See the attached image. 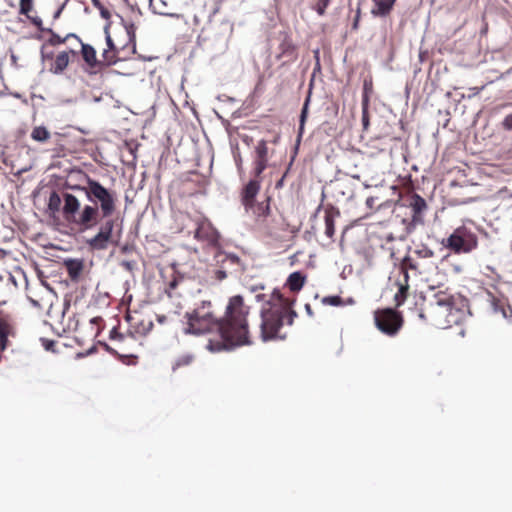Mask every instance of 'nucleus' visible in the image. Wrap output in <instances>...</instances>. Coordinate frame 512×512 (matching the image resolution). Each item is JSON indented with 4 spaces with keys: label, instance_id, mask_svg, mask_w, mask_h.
I'll return each instance as SVG.
<instances>
[{
    "label": "nucleus",
    "instance_id": "nucleus-24",
    "mask_svg": "<svg viewBox=\"0 0 512 512\" xmlns=\"http://www.w3.org/2000/svg\"><path fill=\"white\" fill-rule=\"evenodd\" d=\"M306 281V276L301 271L292 272L286 281V285L292 292H299Z\"/></svg>",
    "mask_w": 512,
    "mask_h": 512
},
{
    "label": "nucleus",
    "instance_id": "nucleus-5",
    "mask_svg": "<svg viewBox=\"0 0 512 512\" xmlns=\"http://www.w3.org/2000/svg\"><path fill=\"white\" fill-rule=\"evenodd\" d=\"M374 322L379 331L388 336H395L403 325V318L394 308H385L375 311Z\"/></svg>",
    "mask_w": 512,
    "mask_h": 512
},
{
    "label": "nucleus",
    "instance_id": "nucleus-25",
    "mask_svg": "<svg viewBox=\"0 0 512 512\" xmlns=\"http://www.w3.org/2000/svg\"><path fill=\"white\" fill-rule=\"evenodd\" d=\"M117 16L120 18V22L123 25V27L126 30L127 36H128V44L132 45V51L133 53L136 52V26L134 23H128L125 21V19L117 14Z\"/></svg>",
    "mask_w": 512,
    "mask_h": 512
},
{
    "label": "nucleus",
    "instance_id": "nucleus-45",
    "mask_svg": "<svg viewBox=\"0 0 512 512\" xmlns=\"http://www.w3.org/2000/svg\"><path fill=\"white\" fill-rule=\"evenodd\" d=\"M372 92V80L371 79H364L363 83V93H362V100L366 99L369 100V94Z\"/></svg>",
    "mask_w": 512,
    "mask_h": 512
},
{
    "label": "nucleus",
    "instance_id": "nucleus-57",
    "mask_svg": "<svg viewBox=\"0 0 512 512\" xmlns=\"http://www.w3.org/2000/svg\"><path fill=\"white\" fill-rule=\"evenodd\" d=\"M96 351H97L96 345H93L91 348H89V349L86 351L85 356L92 355V354H94ZM79 356H84V354H79Z\"/></svg>",
    "mask_w": 512,
    "mask_h": 512
},
{
    "label": "nucleus",
    "instance_id": "nucleus-20",
    "mask_svg": "<svg viewBox=\"0 0 512 512\" xmlns=\"http://www.w3.org/2000/svg\"><path fill=\"white\" fill-rule=\"evenodd\" d=\"M194 238L215 244L218 241V234L210 225L200 224L194 232Z\"/></svg>",
    "mask_w": 512,
    "mask_h": 512
},
{
    "label": "nucleus",
    "instance_id": "nucleus-60",
    "mask_svg": "<svg viewBox=\"0 0 512 512\" xmlns=\"http://www.w3.org/2000/svg\"><path fill=\"white\" fill-rule=\"evenodd\" d=\"M404 276V283L403 284H409V270H401Z\"/></svg>",
    "mask_w": 512,
    "mask_h": 512
},
{
    "label": "nucleus",
    "instance_id": "nucleus-55",
    "mask_svg": "<svg viewBox=\"0 0 512 512\" xmlns=\"http://www.w3.org/2000/svg\"><path fill=\"white\" fill-rule=\"evenodd\" d=\"M64 38H66V41H67L68 39H70V38H74V39H76L80 44H81V42H83V41L81 40V38H80L77 34H75V33H68Z\"/></svg>",
    "mask_w": 512,
    "mask_h": 512
},
{
    "label": "nucleus",
    "instance_id": "nucleus-40",
    "mask_svg": "<svg viewBox=\"0 0 512 512\" xmlns=\"http://www.w3.org/2000/svg\"><path fill=\"white\" fill-rule=\"evenodd\" d=\"M331 0H318L314 10L318 15L323 16L326 13V9L329 6Z\"/></svg>",
    "mask_w": 512,
    "mask_h": 512
},
{
    "label": "nucleus",
    "instance_id": "nucleus-18",
    "mask_svg": "<svg viewBox=\"0 0 512 512\" xmlns=\"http://www.w3.org/2000/svg\"><path fill=\"white\" fill-rule=\"evenodd\" d=\"M81 56L86 65L93 69L96 67H104L103 60L97 59L95 48L87 43L81 42Z\"/></svg>",
    "mask_w": 512,
    "mask_h": 512
},
{
    "label": "nucleus",
    "instance_id": "nucleus-22",
    "mask_svg": "<svg viewBox=\"0 0 512 512\" xmlns=\"http://www.w3.org/2000/svg\"><path fill=\"white\" fill-rule=\"evenodd\" d=\"M340 215V212L338 209L334 208V207H329L325 210V216H324V221H325V235L329 238V239H333V236L335 234V217L336 216H339Z\"/></svg>",
    "mask_w": 512,
    "mask_h": 512
},
{
    "label": "nucleus",
    "instance_id": "nucleus-17",
    "mask_svg": "<svg viewBox=\"0 0 512 512\" xmlns=\"http://www.w3.org/2000/svg\"><path fill=\"white\" fill-rule=\"evenodd\" d=\"M63 265L71 281L78 282L84 269V260L80 258H67L64 259Z\"/></svg>",
    "mask_w": 512,
    "mask_h": 512
},
{
    "label": "nucleus",
    "instance_id": "nucleus-47",
    "mask_svg": "<svg viewBox=\"0 0 512 512\" xmlns=\"http://www.w3.org/2000/svg\"><path fill=\"white\" fill-rule=\"evenodd\" d=\"M109 338L111 340H119L122 341L124 339V335L118 331L117 327H113L109 333Z\"/></svg>",
    "mask_w": 512,
    "mask_h": 512
},
{
    "label": "nucleus",
    "instance_id": "nucleus-61",
    "mask_svg": "<svg viewBox=\"0 0 512 512\" xmlns=\"http://www.w3.org/2000/svg\"><path fill=\"white\" fill-rule=\"evenodd\" d=\"M385 240L386 242H393L395 241V236L393 235V233H389L385 236Z\"/></svg>",
    "mask_w": 512,
    "mask_h": 512
},
{
    "label": "nucleus",
    "instance_id": "nucleus-23",
    "mask_svg": "<svg viewBox=\"0 0 512 512\" xmlns=\"http://www.w3.org/2000/svg\"><path fill=\"white\" fill-rule=\"evenodd\" d=\"M69 54L67 51H62L56 56L54 63L49 68V71L55 75H60L69 65Z\"/></svg>",
    "mask_w": 512,
    "mask_h": 512
},
{
    "label": "nucleus",
    "instance_id": "nucleus-32",
    "mask_svg": "<svg viewBox=\"0 0 512 512\" xmlns=\"http://www.w3.org/2000/svg\"><path fill=\"white\" fill-rule=\"evenodd\" d=\"M400 269L401 270H412L417 273H420L418 271V263L414 259H412L409 255H406L402 259L401 264H400Z\"/></svg>",
    "mask_w": 512,
    "mask_h": 512
},
{
    "label": "nucleus",
    "instance_id": "nucleus-39",
    "mask_svg": "<svg viewBox=\"0 0 512 512\" xmlns=\"http://www.w3.org/2000/svg\"><path fill=\"white\" fill-rule=\"evenodd\" d=\"M415 254L420 258H432L434 256L433 250L426 245H421L420 248L416 249Z\"/></svg>",
    "mask_w": 512,
    "mask_h": 512
},
{
    "label": "nucleus",
    "instance_id": "nucleus-14",
    "mask_svg": "<svg viewBox=\"0 0 512 512\" xmlns=\"http://www.w3.org/2000/svg\"><path fill=\"white\" fill-rule=\"evenodd\" d=\"M409 207L411 208L412 215V223L413 224H421L423 223V212L427 209V204L425 199L417 193H413L410 197Z\"/></svg>",
    "mask_w": 512,
    "mask_h": 512
},
{
    "label": "nucleus",
    "instance_id": "nucleus-15",
    "mask_svg": "<svg viewBox=\"0 0 512 512\" xmlns=\"http://www.w3.org/2000/svg\"><path fill=\"white\" fill-rule=\"evenodd\" d=\"M281 42L279 44L280 53L277 55L278 59L286 58L287 61H293L297 58L296 46L292 39L286 33H280Z\"/></svg>",
    "mask_w": 512,
    "mask_h": 512
},
{
    "label": "nucleus",
    "instance_id": "nucleus-16",
    "mask_svg": "<svg viewBox=\"0 0 512 512\" xmlns=\"http://www.w3.org/2000/svg\"><path fill=\"white\" fill-rule=\"evenodd\" d=\"M217 257H218L217 262L220 264L226 265L227 267H228V264L237 266V268H234L229 271L230 274L237 275V274L243 273L246 270V267L243 264V262L241 261V259L239 258V256L234 253L221 252L217 255Z\"/></svg>",
    "mask_w": 512,
    "mask_h": 512
},
{
    "label": "nucleus",
    "instance_id": "nucleus-31",
    "mask_svg": "<svg viewBox=\"0 0 512 512\" xmlns=\"http://www.w3.org/2000/svg\"><path fill=\"white\" fill-rule=\"evenodd\" d=\"M368 107H369V100H367L365 98L364 100L361 101V108H362L361 122H362L364 131H366L368 129L369 124H370Z\"/></svg>",
    "mask_w": 512,
    "mask_h": 512
},
{
    "label": "nucleus",
    "instance_id": "nucleus-41",
    "mask_svg": "<svg viewBox=\"0 0 512 512\" xmlns=\"http://www.w3.org/2000/svg\"><path fill=\"white\" fill-rule=\"evenodd\" d=\"M500 125L504 131L512 133V112L503 118Z\"/></svg>",
    "mask_w": 512,
    "mask_h": 512
},
{
    "label": "nucleus",
    "instance_id": "nucleus-28",
    "mask_svg": "<svg viewBox=\"0 0 512 512\" xmlns=\"http://www.w3.org/2000/svg\"><path fill=\"white\" fill-rule=\"evenodd\" d=\"M256 160L268 161V147L265 140H260L255 146V158Z\"/></svg>",
    "mask_w": 512,
    "mask_h": 512
},
{
    "label": "nucleus",
    "instance_id": "nucleus-56",
    "mask_svg": "<svg viewBox=\"0 0 512 512\" xmlns=\"http://www.w3.org/2000/svg\"><path fill=\"white\" fill-rule=\"evenodd\" d=\"M304 308H305V311H306V313H307V315L309 317H313L314 316V312H313L312 307H311L310 304L306 303Z\"/></svg>",
    "mask_w": 512,
    "mask_h": 512
},
{
    "label": "nucleus",
    "instance_id": "nucleus-63",
    "mask_svg": "<svg viewBox=\"0 0 512 512\" xmlns=\"http://www.w3.org/2000/svg\"><path fill=\"white\" fill-rule=\"evenodd\" d=\"M153 328V323L151 321L148 322L147 327L143 329V334L148 333Z\"/></svg>",
    "mask_w": 512,
    "mask_h": 512
},
{
    "label": "nucleus",
    "instance_id": "nucleus-2",
    "mask_svg": "<svg viewBox=\"0 0 512 512\" xmlns=\"http://www.w3.org/2000/svg\"><path fill=\"white\" fill-rule=\"evenodd\" d=\"M296 299H288L280 292L274 289L270 298L266 301L268 307H262L260 311V338L266 343L270 341L287 339V333H282L281 328L286 324L292 326L298 313L294 310Z\"/></svg>",
    "mask_w": 512,
    "mask_h": 512
},
{
    "label": "nucleus",
    "instance_id": "nucleus-13",
    "mask_svg": "<svg viewBox=\"0 0 512 512\" xmlns=\"http://www.w3.org/2000/svg\"><path fill=\"white\" fill-rule=\"evenodd\" d=\"M261 188V182L258 179H250L241 191V203L244 207H251V202L256 200V196Z\"/></svg>",
    "mask_w": 512,
    "mask_h": 512
},
{
    "label": "nucleus",
    "instance_id": "nucleus-38",
    "mask_svg": "<svg viewBox=\"0 0 512 512\" xmlns=\"http://www.w3.org/2000/svg\"><path fill=\"white\" fill-rule=\"evenodd\" d=\"M228 274H230L228 271V267L226 265L221 264L220 268L214 271V278L217 281H223L227 278Z\"/></svg>",
    "mask_w": 512,
    "mask_h": 512
},
{
    "label": "nucleus",
    "instance_id": "nucleus-26",
    "mask_svg": "<svg viewBox=\"0 0 512 512\" xmlns=\"http://www.w3.org/2000/svg\"><path fill=\"white\" fill-rule=\"evenodd\" d=\"M63 201L62 195L56 191H52L48 200V211L50 214H55L62 211L61 203Z\"/></svg>",
    "mask_w": 512,
    "mask_h": 512
},
{
    "label": "nucleus",
    "instance_id": "nucleus-10",
    "mask_svg": "<svg viewBox=\"0 0 512 512\" xmlns=\"http://www.w3.org/2000/svg\"><path fill=\"white\" fill-rule=\"evenodd\" d=\"M111 24V22H106L103 28V32L105 34V41L108 47L102 52L103 63L106 67L115 65L119 61V49L116 47L110 34Z\"/></svg>",
    "mask_w": 512,
    "mask_h": 512
},
{
    "label": "nucleus",
    "instance_id": "nucleus-53",
    "mask_svg": "<svg viewBox=\"0 0 512 512\" xmlns=\"http://www.w3.org/2000/svg\"><path fill=\"white\" fill-rule=\"evenodd\" d=\"M359 19H360V8L357 9L356 16H355L353 24H352L353 30L358 29Z\"/></svg>",
    "mask_w": 512,
    "mask_h": 512
},
{
    "label": "nucleus",
    "instance_id": "nucleus-11",
    "mask_svg": "<svg viewBox=\"0 0 512 512\" xmlns=\"http://www.w3.org/2000/svg\"><path fill=\"white\" fill-rule=\"evenodd\" d=\"M62 197L64 202L62 206L63 217L71 223L72 220H75V216L80 210V201L75 195L68 192H63Z\"/></svg>",
    "mask_w": 512,
    "mask_h": 512
},
{
    "label": "nucleus",
    "instance_id": "nucleus-35",
    "mask_svg": "<svg viewBox=\"0 0 512 512\" xmlns=\"http://www.w3.org/2000/svg\"><path fill=\"white\" fill-rule=\"evenodd\" d=\"M323 305L341 306L343 299L339 295L325 296L321 300Z\"/></svg>",
    "mask_w": 512,
    "mask_h": 512
},
{
    "label": "nucleus",
    "instance_id": "nucleus-30",
    "mask_svg": "<svg viewBox=\"0 0 512 512\" xmlns=\"http://www.w3.org/2000/svg\"><path fill=\"white\" fill-rule=\"evenodd\" d=\"M8 334H9V326L8 324L0 319V350L4 351L8 345Z\"/></svg>",
    "mask_w": 512,
    "mask_h": 512
},
{
    "label": "nucleus",
    "instance_id": "nucleus-48",
    "mask_svg": "<svg viewBox=\"0 0 512 512\" xmlns=\"http://www.w3.org/2000/svg\"><path fill=\"white\" fill-rule=\"evenodd\" d=\"M100 345H102L104 347V349L110 353L111 355H115V356H118L119 358H126L127 356L126 355H120L115 349H113L111 346H109L107 343L105 342H101L99 341L98 342Z\"/></svg>",
    "mask_w": 512,
    "mask_h": 512
},
{
    "label": "nucleus",
    "instance_id": "nucleus-8",
    "mask_svg": "<svg viewBox=\"0 0 512 512\" xmlns=\"http://www.w3.org/2000/svg\"><path fill=\"white\" fill-rule=\"evenodd\" d=\"M311 94H312V82L310 83V88H309L308 94L305 98L303 107L301 109L300 117H299V128H298V135H297V139H296V145H295V149H294V155L291 157V160H290L288 167H287L286 171L284 172L283 176L276 182V184H275L276 189L283 188L285 178L288 175V173L291 169V166L293 165V162L295 160V157L297 155L298 147L300 145V142H301V139H302V136L304 133L305 122L308 117V110H309V104H310V100H311Z\"/></svg>",
    "mask_w": 512,
    "mask_h": 512
},
{
    "label": "nucleus",
    "instance_id": "nucleus-9",
    "mask_svg": "<svg viewBox=\"0 0 512 512\" xmlns=\"http://www.w3.org/2000/svg\"><path fill=\"white\" fill-rule=\"evenodd\" d=\"M100 213L101 210L98 205H84L71 223L77 225L80 231L92 229L99 223L98 217Z\"/></svg>",
    "mask_w": 512,
    "mask_h": 512
},
{
    "label": "nucleus",
    "instance_id": "nucleus-64",
    "mask_svg": "<svg viewBox=\"0 0 512 512\" xmlns=\"http://www.w3.org/2000/svg\"><path fill=\"white\" fill-rule=\"evenodd\" d=\"M94 7L100 8L103 4L99 0H91Z\"/></svg>",
    "mask_w": 512,
    "mask_h": 512
},
{
    "label": "nucleus",
    "instance_id": "nucleus-12",
    "mask_svg": "<svg viewBox=\"0 0 512 512\" xmlns=\"http://www.w3.org/2000/svg\"><path fill=\"white\" fill-rule=\"evenodd\" d=\"M488 302L490 308L495 314H501L505 319H512V307L508 303L507 299L496 297L488 292Z\"/></svg>",
    "mask_w": 512,
    "mask_h": 512
},
{
    "label": "nucleus",
    "instance_id": "nucleus-54",
    "mask_svg": "<svg viewBox=\"0 0 512 512\" xmlns=\"http://www.w3.org/2000/svg\"><path fill=\"white\" fill-rule=\"evenodd\" d=\"M43 49H44V45L42 46V49H41V58H42V60L44 61L46 59H52L53 56H54V53L53 52L44 53Z\"/></svg>",
    "mask_w": 512,
    "mask_h": 512
},
{
    "label": "nucleus",
    "instance_id": "nucleus-37",
    "mask_svg": "<svg viewBox=\"0 0 512 512\" xmlns=\"http://www.w3.org/2000/svg\"><path fill=\"white\" fill-rule=\"evenodd\" d=\"M192 360L193 356L191 354L182 355L176 359L175 363L173 364V369L175 370L178 367L187 366L192 362Z\"/></svg>",
    "mask_w": 512,
    "mask_h": 512
},
{
    "label": "nucleus",
    "instance_id": "nucleus-58",
    "mask_svg": "<svg viewBox=\"0 0 512 512\" xmlns=\"http://www.w3.org/2000/svg\"><path fill=\"white\" fill-rule=\"evenodd\" d=\"M234 159H235V163H236L237 167L240 168L242 165L241 155L239 153L237 155H234Z\"/></svg>",
    "mask_w": 512,
    "mask_h": 512
},
{
    "label": "nucleus",
    "instance_id": "nucleus-6",
    "mask_svg": "<svg viewBox=\"0 0 512 512\" xmlns=\"http://www.w3.org/2000/svg\"><path fill=\"white\" fill-rule=\"evenodd\" d=\"M115 220L111 217L102 218L97 234L86 241L87 245L93 250H106L109 244L117 245L118 239H114L113 230Z\"/></svg>",
    "mask_w": 512,
    "mask_h": 512
},
{
    "label": "nucleus",
    "instance_id": "nucleus-4",
    "mask_svg": "<svg viewBox=\"0 0 512 512\" xmlns=\"http://www.w3.org/2000/svg\"><path fill=\"white\" fill-rule=\"evenodd\" d=\"M442 244L455 253H469L476 249L478 238L475 233L465 226H461L455 229L448 238L443 239Z\"/></svg>",
    "mask_w": 512,
    "mask_h": 512
},
{
    "label": "nucleus",
    "instance_id": "nucleus-36",
    "mask_svg": "<svg viewBox=\"0 0 512 512\" xmlns=\"http://www.w3.org/2000/svg\"><path fill=\"white\" fill-rule=\"evenodd\" d=\"M33 1L34 0H20L19 13L25 16L33 10Z\"/></svg>",
    "mask_w": 512,
    "mask_h": 512
},
{
    "label": "nucleus",
    "instance_id": "nucleus-34",
    "mask_svg": "<svg viewBox=\"0 0 512 512\" xmlns=\"http://www.w3.org/2000/svg\"><path fill=\"white\" fill-rule=\"evenodd\" d=\"M253 164H254V168H253V172L252 173L254 175V179H257V178H259L261 176V174L267 168L268 161L254 159Z\"/></svg>",
    "mask_w": 512,
    "mask_h": 512
},
{
    "label": "nucleus",
    "instance_id": "nucleus-46",
    "mask_svg": "<svg viewBox=\"0 0 512 512\" xmlns=\"http://www.w3.org/2000/svg\"><path fill=\"white\" fill-rule=\"evenodd\" d=\"M85 183H87V181L85 180ZM65 186L72 190V191H75V192H83L85 195H86V191H87V184L85 185H71L69 183H66Z\"/></svg>",
    "mask_w": 512,
    "mask_h": 512
},
{
    "label": "nucleus",
    "instance_id": "nucleus-59",
    "mask_svg": "<svg viewBox=\"0 0 512 512\" xmlns=\"http://www.w3.org/2000/svg\"><path fill=\"white\" fill-rule=\"evenodd\" d=\"M255 299H256V301H258V302H261V301H265V302H266V301H267V300H265V294H257V295L255 296ZM264 306H265V307H268V305H266V303L263 305V307H264Z\"/></svg>",
    "mask_w": 512,
    "mask_h": 512
},
{
    "label": "nucleus",
    "instance_id": "nucleus-44",
    "mask_svg": "<svg viewBox=\"0 0 512 512\" xmlns=\"http://www.w3.org/2000/svg\"><path fill=\"white\" fill-rule=\"evenodd\" d=\"M26 17L30 20V22H31L34 26H36V27H37V29H38L39 31H41V32H46V31H47V29H48V28H46V27H44V26H43V21H42V19H41L40 17H38V16H34V17H32V16H30L29 14H28V16H26Z\"/></svg>",
    "mask_w": 512,
    "mask_h": 512
},
{
    "label": "nucleus",
    "instance_id": "nucleus-33",
    "mask_svg": "<svg viewBox=\"0 0 512 512\" xmlns=\"http://www.w3.org/2000/svg\"><path fill=\"white\" fill-rule=\"evenodd\" d=\"M46 32L50 34V38L47 40L48 45L57 46L66 42V38L61 37L53 29L49 28Z\"/></svg>",
    "mask_w": 512,
    "mask_h": 512
},
{
    "label": "nucleus",
    "instance_id": "nucleus-51",
    "mask_svg": "<svg viewBox=\"0 0 512 512\" xmlns=\"http://www.w3.org/2000/svg\"><path fill=\"white\" fill-rule=\"evenodd\" d=\"M379 200L378 196H370L366 199V206L369 209H373L375 207V202Z\"/></svg>",
    "mask_w": 512,
    "mask_h": 512
},
{
    "label": "nucleus",
    "instance_id": "nucleus-50",
    "mask_svg": "<svg viewBox=\"0 0 512 512\" xmlns=\"http://www.w3.org/2000/svg\"><path fill=\"white\" fill-rule=\"evenodd\" d=\"M135 265V261L124 260L121 262V266L129 272H132L134 270Z\"/></svg>",
    "mask_w": 512,
    "mask_h": 512
},
{
    "label": "nucleus",
    "instance_id": "nucleus-62",
    "mask_svg": "<svg viewBox=\"0 0 512 512\" xmlns=\"http://www.w3.org/2000/svg\"><path fill=\"white\" fill-rule=\"evenodd\" d=\"M177 285H178V280L175 278L172 281H170L169 288L170 289H175L177 287Z\"/></svg>",
    "mask_w": 512,
    "mask_h": 512
},
{
    "label": "nucleus",
    "instance_id": "nucleus-19",
    "mask_svg": "<svg viewBox=\"0 0 512 512\" xmlns=\"http://www.w3.org/2000/svg\"><path fill=\"white\" fill-rule=\"evenodd\" d=\"M271 197L267 196L262 202L256 200L251 202V207H244L246 212H251L257 219L266 218L270 215Z\"/></svg>",
    "mask_w": 512,
    "mask_h": 512
},
{
    "label": "nucleus",
    "instance_id": "nucleus-21",
    "mask_svg": "<svg viewBox=\"0 0 512 512\" xmlns=\"http://www.w3.org/2000/svg\"><path fill=\"white\" fill-rule=\"evenodd\" d=\"M374 3L373 8L371 9V14L375 17H386L388 16L396 0H372Z\"/></svg>",
    "mask_w": 512,
    "mask_h": 512
},
{
    "label": "nucleus",
    "instance_id": "nucleus-29",
    "mask_svg": "<svg viewBox=\"0 0 512 512\" xmlns=\"http://www.w3.org/2000/svg\"><path fill=\"white\" fill-rule=\"evenodd\" d=\"M398 291L394 296V300L396 302V307H400L406 300L409 290V284H400L398 283Z\"/></svg>",
    "mask_w": 512,
    "mask_h": 512
},
{
    "label": "nucleus",
    "instance_id": "nucleus-1",
    "mask_svg": "<svg viewBox=\"0 0 512 512\" xmlns=\"http://www.w3.org/2000/svg\"><path fill=\"white\" fill-rule=\"evenodd\" d=\"M250 307L245 304L242 295L229 298L224 316L215 318L211 312L201 313L195 309L186 313L188 319L186 334L201 335L217 333V338L209 339L206 348L211 352L232 351L237 347L251 345L247 316Z\"/></svg>",
    "mask_w": 512,
    "mask_h": 512
},
{
    "label": "nucleus",
    "instance_id": "nucleus-52",
    "mask_svg": "<svg viewBox=\"0 0 512 512\" xmlns=\"http://www.w3.org/2000/svg\"><path fill=\"white\" fill-rule=\"evenodd\" d=\"M66 6V2H64L53 14V19L54 20H57L60 16H61V13L63 12L64 8Z\"/></svg>",
    "mask_w": 512,
    "mask_h": 512
},
{
    "label": "nucleus",
    "instance_id": "nucleus-27",
    "mask_svg": "<svg viewBox=\"0 0 512 512\" xmlns=\"http://www.w3.org/2000/svg\"><path fill=\"white\" fill-rule=\"evenodd\" d=\"M50 132L45 126H36L31 132V138L40 143H44L50 139Z\"/></svg>",
    "mask_w": 512,
    "mask_h": 512
},
{
    "label": "nucleus",
    "instance_id": "nucleus-42",
    "mask_svg": "<svg viewBox=\"0 0 512 512\" xmlns=\"http://www.w3.org/2000/svg\"><path fill=\"white\" fill-rule=\"evenodd\" d=\"M40 342L46 351H51L53 353H57V351L54 349V347L56 345V341L42 337V338H40Z\"/></svg>",
    "mask_w": 512,
    "mask_h": 512
},
{
    "label": "nucleus",
    "instance_id": "nucleus-3",
    "mask_svg": "<svg viewBox=\"0 0 512 512\" xmlns=\"http://www.w3.org/2000/svg\"><path fill=\"white\" fill-rule=\"evenodd\" d=\"M84 178L87 181V200L93 205H98L102 218L111 217L116 210V193L87 174H84Z\"/></svg>",
    "mask_w": 512,
    "mask_h": 512
},
{
    "label": "nucleus",
    "instance_id": "nucleus-7",
    "mask_svg": "<svg viewBox=\"0 0 512 512\" xmlns=\"http://www.w3.org/2000/svg\"><path fill=\"white\" fill-rule=\"evenodd\" d=\"M430 306H436L451 313L453 310L462 311L468 306V300L461 296H454L447 293V291H437L433 294L429 302Z\"/></svg>",
    "mask_w": 512,
    "mask_h": 512
},
{
    "label": "nucleus",
    "instance_id": "nucleus-43",
    "mask_svg": "<svg viewBox=\"0 0 512 512\" xmlns=\"http://www.w3.org/2000/svg\"><path fill=\"white\" fill-rule=\"evenodd\" d=\"M338 185L347 188V191H341V194L343 196H347V198H352L354 196V190L351 187V185L348 183V181L338 180Z\"/></svg>",
    "mask_w": 512,
    "mask_h": 512
},
{
    "label": "nucleus",
    "instance_id": "nucleus-49",
    "mask_svg": "<svg viewBox=\"0 0 512 512\" xmlns=\"http://www.w3.org/2000/svg\"><path fill=\"white\" fill-rule=\"evenodd\" d=\"M98 10H99V12H100V16H101L103 19L107 20V22H111V21H110L111 13H110V11H109L107 8H105V7L102 5L100 8H98Z\"/></svg>",
    "mask_w": 512,
    "mask_h": 512
}]
</instances>
